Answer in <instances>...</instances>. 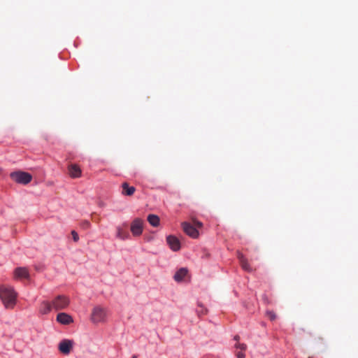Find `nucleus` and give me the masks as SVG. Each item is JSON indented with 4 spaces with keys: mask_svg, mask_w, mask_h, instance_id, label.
Listing matches in <instances>:
<instances>
[{
    "mask_svg": "<svg viewBox=\"0 0 358 358\" xmlns=\"http://www.w3.org/2000/svg\"><path fill=\"white\" fill-rule=\"evenodd\" d=\"M17 294L12 287L0 286V299L6 309H13L17 301Z\"/></svg>",
    "mask_w": 358,
    "mask_h": 358,
    "instance_id": "nucleus-1",
    "label": "nucleus"
},
{
    "mask_svg": "<svg viewBox=\"0 0 358 358\" xmlns=\"http://www.w3.org/2000/svg\"><path fill=\"white\" fill-rule=\"evenodd\" d=\"M53 310L59 311L68 308L70 303V299L65 295H57L52 301Z\"/></svg>",
    "mask_w": 358,
    "mask_h": 358,
    "instance_id": "nucleus-2",
    "label": "nucleus"
},
{
    "mask_svg": "<svg viewBox=\"0 0 358 358\" xmlns=\"http://www.w3.org/2000/svg\"><path fill=\"white\" fill-rule=\"evenodd\" d=\"M12 180L17 183L27 185L31 181L32 176L31 174L24 171H14L10 174Z\"/></svg>",
    "mask_w": 358,
    "mask_h": 358,
    "instance_id": "nucleus-3",
    "label": "nucleus"
},
{
    "mask_svg": "<svg viewBox=\"0 0 358 358\" xmlns=\"http://www.w3.org/2000/svg\"><path fill=\"white\" fill-rule=\"evenodd\" d=\"M106 317V313L104 308L96 306L92 310L91 315V320L94 323L103 322Z\"/></svg>",
    "mask_w": 358,
    "mask_h": 358,
    "instance_id": "nucleus-4",
    "label": "nucleus"
},
{
    "mask_svg": "<svg viewBox=\"0 0 358 358\" xmlns=\"http://www.w3.org/2000/svg\"><path fill=\"white\" fill-rule=\"evenodd\" d=\"M131 231L133 236H139L143 233V220L136 218L131 224Z\"/></svg>",
    "mask_w": 358,
    "mask_h": 358,
    "instance_id": "nucleus-5",
    "label": "nucleus"
},
{
    "mask_svg": "<svg viewBox=\"0 0 358 358\" xmlns=\"http://www.w3.org/2000/svg\"><path fill=\"white\" fill-rule=\"evenodd\" d=\"M73 345V341L69 339L62 340L58 346L59 350L64 355H69Z\"/></svg>",
    "mask_w": 358,
    "mask_h": 358,
    "instance_id": "nucleus-6",
    "label": "nucleus"
},
{
    "mask_svg": "<svg viewBox=\"0 0 358 358\" xmlns=\"http://www.w3.org/2000/svg\"><path fill=\"white\" fill-rule=\"evenodd\" d=\"M182 229L185 233L192 238L199 237V233L197 229L188 222H183L182 224Z\"/></svg>",
    "mask_w": 358,
    "mask_h": 358,
    "instance_id": "nucleus-7",
    "label": "nucleus"
},
{
    "mask_svg": "<svg viewBox=\"0 0 358 358\" xmlns=\"http://www.w3.org/2000/svg\"><path fill=\"white\" fill-rule=\"evenodd\" d=\"M166 242L173 251L176 252L180 249V242L177 237L170 235L166 237Z\"/></svg>",
    "mask_w": 358,
    "mask_h": 358,
    "instance_id": "nucleus-8",
    "label": "nucleus"
},
{
    "mask_svg": "<svg viewBox=\"0 0 358 358\" xmlns=\"http://www.w3.org/2000/svg\"><path fill=\"white\" fill-rule=\"evenodd\" d=\"M127 224H124L122 226H117L116 227V238L120 240H126L129 238V232L125 229Z\"/></svg>",
    "mask_w": 358,
    "mask_h": 358,
    "instance_id": "nucleus-9",
    "label": "nucleus"
},
{
    "mask_svg": "<svg viewBox=\"0 0 358 358\" xmlns=\"http://www.w3.org/2000/svg\"><path fill=\"white\" fill-rule=\"evenodd\" d=\"M57 321L64 325H68L73 322V317L66 313H58L57 315Z\"/></svg>",
    "mask_w": 358,
    "mask_h": 358,
    "instance_id": "nucleus-10",
    "label": "nucleus"
},
{
    "mask_svg": "<svg viewBox=\"0 0 358 358\" xmlns=\"http://www.w3.org/2000/svg\"><path fill=\"white\" fill-rule=\"evenodd\" d=\"M14 275L15 278H29V271L25 267H18L15 269Z\"/></svg>",
    "mask_w": 358,
    "mask_h": 358,
    "instance_id": "nucleus-11",
    "label": "nucleus"
},
{
    "mask_svg": "<svg viewBox=\"0 0 358 358\" xmlns=\"http://www.w3.org/2000/svg\"><path fill=\"white\" fill-rule=\"evenodd\" d=\"M51 301H43L41 303L39 313L42 315H47L52 310Z\"/></svg>",
    "mask_w": 358,
    "mask_h": 358,
    "instance_id": "nucleus-12",
    "label": "nucleus"
},
{
    "mask_svg": "<svg viewBox=\"0 0 358 358\" xmlns=\"http://www.w3.org/2000/svg\"><path fill=\"white\" fill-rule=\"evenodd\" d=\"M69 173L71 178H80L81 176V169L77 164H70L69 166Z\"/></svg>",
    "mask_w": 358,
    "mask_h": 358,
    "instance_id": "nucleus-13",
    "label": "nucleus"
},
{
    "mask_svg": "<svg viewBox=\"0 0 358 358\" xmlns=\"http://www.w3.org/2000/svg\"><path fill=\"white\" fill-rule=\"evenodd\" d=\"M237 257L243 269L248 272H252L253 271L252 267L250 266L248 259L244 257L243 254L238 252Z\"/></svg>",
    "mask_w": 358,
    "mask_h": 358,
    "instance_id": "nucleus-14",
    "label": "nucleus"
},
{
    "mask_svg": "<svg viewBox=\"0 0 358 358\" xmlns=\"http://www.w3.org/2000/svg\"><path fill=\"white\" fill-rule=\"evenodd\" d=\"M235 348L238 350V351H237L236 352V355L238 358H245V351L247 349V345L245 343H236L235 345Z\"/></svg>",
    "mask_w": 358,
    "mask_h": 358,
    "instance_id": "nucleus-15",
    "label": "nucleus"
},
{
    "mask_svg": "<svg viewBox=\"0 0 358 358\" xmlns=\"http://www.w3.org/2000/svg\"><path fill=\"white\" fill-rule=\"evenodd\" d=\"M122 194L125 196H131L136 191V188L133 186H129L127 182H124L122 185Z\"/></svg>",
    "mask_w": 358,
    "mask_h": 358,
    "instance_id": "nucleus-16",
    "label": "nucleus"
},
{
    "mask_svg": "<svg viewBox=\"0 0 358 358\" xmlns=\"http://www.w3.org/2000/svg\"><path fill=\"white\" fill-rule=\"evenodd\" d=\"M187 274V269L185 268H181L176 272L173 278L176 282H180L184 279Z\"/></svg>",
    "mask_w": 358,
    "mask_h": 358,
    "instance_id": "nucleus-17",
    "label": "nucleus"
},
{
    "mask_svg": "<svg viewBox=\"0 0 358 358\" xmlns=\"http://www.w3.org/2000/svg\"><path fill=\"white\" fill-rule=\"evenodd\" d=\"M148 221L153 227H157L159 224V217L153 214L148 215Z\"/></svg>",
    "mask_w": 358,
    "mask_h": 358,
    "instance_id": "nucleus-18",
    "label": "nucleus"
},
{
    "mask_svg": "<svg viewBox=\"0 0 358 358\" xmlns=\"http://www.w3.org/2000/svg\"><path fill=\"white\" fill-rule=\"evenodd\" d=\"M266 315L271 321L275 320L276 318V315L273 311H267Z\"/></svg>",
    "mask_w": 358,
    "mask_h": 358,
    "instance_id": "nucleus-19",
    "label": "nucleus"
},
{
    "mask_svg": "<svg viewBox=\"0 0 358 358\" xmlns=\"http://www.w3.org/2000/svg\"><path fill=\"white\" fill-rule=\"evenodd\" d=\"M71 235H72V237H73V241H74L75 242H78V240H79V236H78V233H77L76 231L73 230V231H71Z\"/></svg>",
    "mask_w": 358,
    "mask_h": 358,
    "instance_id": "nucleus-20",
    "label": "nucleus"
},
{
    "mask_svg": "<svg viewBox=\"0 0 358 358\" xmlns=\"http://www.w3.org/2000/svg\"><path fill=\"white\" fill-rule=\"evenodd\" d=\"M200 307V309L197 310L198 313L205 315L207 313V310L204 309L201 305H199Z\"/></svg>",
    "mask_w": 358,
    "mask_h": 358,
    "instance_id": "nucleus-21",
    "label": "nucleus"
},
{
    "mask_svg": "<svg viewBox=\"0 0 358 358\" xmlns=\"http://www.w3.org/2000/svg\"><path fill=\"white\" fill-rule=\"evenodd\" d=\"M90 226H91V224H90V222L87 220H85L82 222V227L83 228L87 229V228H90Z\"/></svg>",
    "mask_w": 358,
    "mask_h": 358,
    "instance_id": "nucleus-22",
    "label": "nucleus"
},
{
    "mask_svg": "<svg viewBox=\"0 0 358 358\" xmlns=\"http://www.w3.org/2000/svg\"><path fill=\"white\" fill-rule=\"evenodd\" d=\"M193 226L195 227L196 229L201 228L203 227V224L201 222L196 220V221H194Z\"/></svg>",
    "mask_w": 358,
    "mask_h": 358,
    "instance_id": "nucleus-23",
    "label": "nucleus"
},
{
    "mask_svg": "<svg viewBox=\"0 0 358 358\" xmlns=\"http://www.w3.org/2000/svg\"><path fill=\"white\" fill-rule=\"evenodd\" d=\"M92 220L96 222H98L99 221V219L96 218L94 215H92Z\"/></svg>",
    "mask_w": 358,
    "mask_h": 358,
    "instance_id": "nucleus-24",
    "label": "nucleus"
},
{
    "mask_svg": "<svg viewBox=\"0 0 358 358\" xmlns=\"http://www.w3.org/2000/svg\"><path fill=\"white\" fill-rule=\"evenodd\" d=\"M239 339H240L239 336L236 335V336H234V340L238 341H239Z\"/></svg>",
    "mask_w": 358,
    "mask_h": 358,
    "instance_id": "nucleus-25",
    "label": "nucleus"
},
{
    "mask_svg": "<svg viewBox=\"0 0 358 358\" xmlns=\"http://www.w3.org/2000/svg\"><path fill=\"white\" fill-rule=\"evenodd\" d=\"M132 358H137V357L134 355L132 357Z\"/></svg>",
    "mask_w": 358,
    "mask_h": 358,
    "instance_id": "nucleus-26",
    "label": "nucleus"
},
{
    "mask_svg": "<svg viewBox=\"0 0 358 358\" xmlns=\"http://www.w3.org/2000/svg\"><path fill=\"white\" fill-rule=\"evenodd\" d=\"M309 358H312V357H309Z\"/></svg>",
    "mask_w": 358,
    "mask_h": 358,
    "instance_id": "nucleus-27",
    "label": "nucleus"
}]
</instances>
